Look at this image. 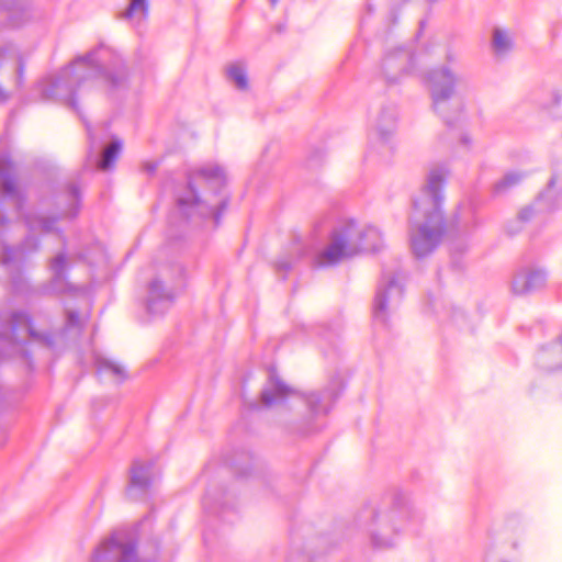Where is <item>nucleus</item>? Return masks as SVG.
<instances>
[{
    "instance_id": "obj_15",
    "label": "nucleus",
    "mask_w": 562,
    "mask_h": 562,
    "mask_svg": "<svg viewBox=\"0 0 562 562\" xmlns=\"http://www.w3.org/2000/svg\"><path fill=\"white\" fill-rule=\"evenodd\" d=\"M173 293L166 290L159 280H154L148 286L146 299L147 311L153 315L164 314L172 304Z\"/></svg>"
},
{
    "instance_id": "obj_8",
    "label": "nucleus",
    "mask_w": 562,
    "mask_h": 562,
    "mask_svg": "<svg viewBox=\"0 0 562 562\" xmlns=\"http://www.w3.org/2000/svg\"><path fill=\"white\" fill-rule=\"evenodd\" d=\"M92 562H139L135 552L134 537L119 530L95 549Z\"/></svg>"
},
{
    "instance_id": "obj_29",
    "label": "nucleus",
    "mask_w": 562,
    "mask_h": 562,
    "mask_svg": "<svg viewBox=\"0 0 562 562\" xmlns=\"http://www.w3.org/2000/svg\"><path fill=\"white\" fill-rule=\"evenodd\" d=\"M70 205L64 212L66 216L72 217L78 213L79 210V190L77 187L71 186L68 191Z\"/></svg>"
},
{
    "instance_id": "obj_4",
    "label": "nucleus",
    "mask_w": 562,
    "mask_h": 562,
    "mask_svg": "<svg viewBox=\"0 0 562 562\" xmlns=\"http://www.w3.org/2000/svg\"><path fill=\"white\" fill-rule=\"evenodd\" d=\"M382 244V235L376 227L349 220L333 231L327 246L314 256L313 263L319 268L331 267L360 251H376Z\"/></svg>"
},
{
    "instance_id": "obj_23",
    "label": "nucleus",
    "mask_w": 562,
    "mask_h": 562,
    "mask_svg": "<svg viewBox=\"0 0 562 562\" xmlns=\"http://www.w3.org/2000/svg\"><path fill=\"white\" fill-rule=\"evenodd\" d=\"M25 223L31 231H41V232H53L55 218H47L37 215H29L25 218Z\"/></svg>"
},
{
    "instance_id": "obj_33",
    "label": "nucleus",
    "mask_w": 562,
    "mask_h": 562,
    "mask_svg": "<svg viewBox=\"0 0 562 562\" xmlns=\"http://www.w3.org/2000/svg\"><path fill=\"white\" fill-rule=\"evenodd\" d=\"M279 0H269L270 4L274 7L278 3Z\"/></svg>"
},
{
    "instance_id": "obj_21",
    "label": "nucleus",
    "mask_w": 562,
    "mask_h": 562,
    "mask_svg": "<svg viewBox=\"0 0 562 562\" xmlns=\"http://www.w3.org/2000/svg\"><path fill=\"white\" fill-rule=\"evenodd\" d=\"M524 175L520 172H507L493 187V193L495 195H503L510 191L514 187L520 183Z\"/></svg>"
},
{
    "instance_id": "obj_12",
    "label": "nucleus",
    "mask_w": 562,
    "mask_h": 562,
    "mask_svg": "<svg viewBox=\"0 0 562 562\" xmlns=\"http://www.w3.org/2000/svg\"><path fill=\"white\" fill-rule=\"evenodd\" d=\"M413 66V57L406 49L389 53L382 60V72L387 83L398 82Z\"/></svg>"
},
{
    "instance_id": "obj_5",
    "label": "nucleus",
    "mask_w": 562,
    "mask_h": 562,
    "mask_svg": "<svg viewBox=\"0 0 562 562\" xmlns=\"http://www.w3.org/2000/svg\"><path fill=\"white\" fill-rule=\"evenodd\" d=\"M424 80L430 93L434 111L441 116L446 124H452L463 111V104L458 97V88L468 85L465 75L457 65L456 55L448 52L446 64L429 70Z\"/></svg>"
},
{
    "instance_id": "obj_19",
    "label": "nucleus",
    "mask_w": 562,
    "mask_h": 562,
    "mask_svg": "<svg viewBox=\"0 0 562 562\" xmlns=\"http://www.w3.org/2000/svg\"><path fill=\"white\" fill-rule=\"evenodd\" d=\"M5 225L4 220H0V261L3 266L10 267L11 265H15L20 262L23 258L24 250L21 248H10L2 240V234L4 232Z\"/></svg>"
},
{
    "instance_id": "obj_14",
    "label": "nucleus",
    "mask_w": 562,
    "mask_h": 562,
    "mask_svg": "<svg viewBox=\"0 0 562 562\" xmlns=\"http://www.w3.org/2000/svg\"><path fill=\"white\" fill-rule=\"evenodd\" d=\"M396 119L395 109L385 108L379 113L373 127L372 138L386 150H390L387 143L395 131Z\"/></svg>"
},
{
    "instance_id": "obj_18",
    "label": "nucleus",
    "mask_w": 562,
    "mask_h": 562,
    "mask_svg": "<svg viewBox=\"0 0 562 562\" xmlns=\"http://www.w3.org/2000/svg\"><path fill=\"white\" fill-rule=\"evenodd\" d=\"M66 269H67V259L64 254L57 255L50 262V270L53 273V284L54 288L58 291H65L66 289H71V286L66 283Z\"/></svg>"
},
{
    "instance_id": "obj_32",
    "label": "nucleus",
    "mask_w": 562,
    "mask_h": 562,
    "mask_svg": "<svg viewBox=\"0 0 562 562\" xmlns=\"http://www.w3.org/2000/svg\"><path fill=\"white\" fill-rule=\"evenodd\" d=\"M461 142L464 144V145H469L470 144V138L468 136H462L461 138Z\"/></svg>"
},
{
    "instance_id": "obj_11",
    "label": "nucleus",
    "mask_w": 562,
    "mask_h": 562,
    "mask_svg": "<svg viewBox=\"0 0 562 562\" xmlns=\"http://www.w3.org/2000/svg\"><path fill=\"white\" fill-rule=\"evenodd\" d=\"M548 273L543 268L530 266L518 270L512 280V292L526 295L544 288Z\"/></svg>"
},
{
    "instance_id": "obj_13",
    "label": "nucleus",
    "mask_w": 562,
    "mask_h": 562,
    "mask_svg": "<svg viewBox=\"0 0 562 562\" xmlns=\"http://www.w3.org/2000/svg\"><path fill=\"white\" fill-rule=\"evenodd\" d=\"M293 393L294 390L286 385L276 371H270L269 379L261 392V403L266 407L281 404Z\"/></svg>"
},
{
    "instance_id": "obj_34",
    "label": "nucleus",
    "mask_w": 562,
    "mask_h": 562,
    "mask_svg": "<svg viewBox=\"0 0 562 562\" xmlns=\"http://www.w3.org/2000/svg\"><path fill=\"white\" fill-rule=\"evenodd\" d=\"M441 277H442V271H441V270H439V271H438V278H439V280L441 279Z\"/></svg>"
},
{
    "instance_id": "obj_10",
    "label": "nucleus",
    "mask_w": 562,
    "mask_h": 562,
    "mask_svg": "<svg viewBox=\"0 0 562 562\" xmlns=\"http://www.w3.org/2000/svg\"><path fill=\"white\" fill-rule=\"evenodd\" d=\"M403 295V286L395 277L384 276L380 282L373 302V317L386 323L389 312L397 306Z\"/></svg>"
},
{
    "instance_id": "obj_26",
    "label": "nucleus",
    "mask_w": 562,
    "mask_h": 562,
    "mask_svg": "<svg viewBox=\"0 0 562 562\" xmlns=\"http://www.w3.org/2000/svg\"><path fill=\"white\" fill-rule=\"evenodd\" d=\"M148 13V2L147 0H130V4L126 11L123 13L125 19H134L135 16H139V19H145Z\"/></svg>"
},
{
    "instance_id": "obj_7",
    "label": "nucleus",
    "mask_w": 562,
    "mask_h": 562,
    "mask_svg": "<svg viewBox=\"0 0 562 562\" xmlns=\"http://www.w3.org/2000/svg\"><path fill=\"white\" fill-rule=\"evenodd\" d=\"M30 338L42 341L47 346H54L56 337L52 335H42L34 330L29 315L23 312L11 314L7 324L0 328V347L5 344L15 346L26 342Z\"/></svg>"
},
{
    "instance_id": "obj_30",
    "label": "nucleus",
    "mask_w": 562,
    "mask_h": 562,
    "mask_svg": "<svg viewBox=\"0 0 562 562\" xmlns=\"http://www.w3.org/2000/svg\"><path fill=\"white\" fill-rule=\"evenodd\" d=\"M278 268H279V269L286 270V269H289V268H290V265H289V263H286V262H283V261H279V262H278Z\"/></svg>"
},
{
    "instance_id": "obj_25",
    "label": "nucleus",
    "mask_w": 562,
    "mask_h": 562,
    "mask_svg": "<svg viewBox=\"0 0 562 562\" xmlns=\"http://www.w3.org/2000/svg\"><path fill=\"white\" fill-rule=\"evenodd\" d=\"M513 46V42L507 32L496 29L493 33V47L497 54L507 53Z\"/></svg>"
},
{
    "instance_id": "obj_6",
    "label": "nucleus",
    "mask_w": 562,
    "mask_h": 562,
    "mask_svg": "<svg viewBox=\"0 0 562 562\" xmlns=\"http://www.w3.org/2000/svg\"><path fill=\"white\" fill-rule=\"evenodd\" d=\"M420 520L419 513L403 498H397L392 504L371 513L367 531L374 547L386 549L396 543L402 532L416 529Z\"/></svg>"
},
{
    "instance_id": "obj_16",
    "label": "nucleus",
    "mask_w": 562,
    "mask_h": 562,
    "mask_svg": "<svg viewBox=\"0 0 562 562\" xmlns=\"http://www.w3.org/2000/svg\"><path fill=\"white\" fill-rule=\"evenodd\" d=\"M151 463H143L135 461L131 469L130 486L127 494L136 498L138 495L144 494L151 483L150 474Z\"/></svg>"
},
{
    "instance_id": "obj_3",
    "label": "nucleus",
    "mask_w": 562,
    "mask_h": 562,
    "mask_svg": "<svg viewBox=\"0 0 562 562\" xmlns=\"http://www.w3.org/2000/svg\"><path fill=\"white\" fill-rule=\"evenodd\" d=\"M225 183V175L216 165H205L189 173L186 192L178 196V205L187 216L194 214L213 217L220 224L222 212L226 209L227 199L218 196L216 191Z\"/></svg>"
},
{
    "instance_id": "obj_27",
    "label": "nucleus",
    "mask_w": 562,
    "mask_h": 562,
    "mask_svg": "<svg viewBox=\"0 0 562 562\" xmlns=\"http://www.w3.org/2000/svg\"><path fill=\"white\" fill-rule=\"evenodd\" d=\"M227 76H228V79L232 82H234L238 89L244 90L247 88L248 80H247L246 71L243 68V66H240L238 64H234V65L229 66L227 69Z\"/></svg>"
},
{
    "instance_id": "obj_2",
    "label": "nucleus",
    "mask_w": 562,
    "mask_h": 562,
    "mask_svg": "<svg viewBox=\"0 0 562 562\" xmlns=\"http://www.w3.org/2000/svg\"><path fill=\"white\" fill-rule=\"evenodd\" d=\"M101 78L110 88H120L127 78L126 68L113 52L104 46L79 57L53 82L52 89L46 91L53 97H64L75 108V95L86 83L94 78Z\"/></svg>"
},
{
    "instance_id": "obj_17",
    "label": "nucleus",
    "mask_w": 562,
    "mask_h": 562,
    "mask_svg": "<svg viewBox=\"0 0 562 562\" xmlns=\"http://www.w3.org/2000/svg\"><path fill=\"white\" fill-rule=\"evenodd\" d=\"M9 160L5 157L0 159V182L3 193L11 199L18 206H21V195L16 188L14 178L9 171Z\"/></svg>"
},
{
    "instance_id": "obj_1",
    "label": "nucleus",
    "mask_w": 562,
    "mask_h": 562,
    "mask_svg": "<svg viewBox=\"0 0 562 562\" xmlns=\"http://www.w3.org/2000/svg\"><path fill=\"white\" fill-rule=\"evenodd\" d=\"M448 178L445 168L431 169L419 194L414 200L411 248L417 258L430 255L440 244L445 222L441 211L443 187Z\"/></svg>"
},
{
    "instance_id": "obj_28",
    "label": "nucleus",
    "mask_w": 562,
    "mask_h": 562,
    "mask_svg": "<svg viewBox=\"0 0 562 562\" xmlns=\"http://www.w3.org/2000/svg\"><path fill=\"white\" fill-rule=\"evenodd\" d=\"M83 319L78 315V313L71 308H67L66 311V327L59 333L57 336L63 338L64 335L68 331H79L82 327Z\"/></svg>"
},
{
    "instance_id": "obj_24",
    "label": "nucleus",
    "mask_w": 562,
    "mask_h": 562,
    "mask_svg": "<svg viewBox=\"0 0 562 562\" xmlns=\"http://www.w3.org/2000/svg\"><path fill=\"white\" fill-rule=\"evenodd\" d=\"M329 395L327 393L325 394H318V393H311L306 397V403L311 412L315 415L317 414H326L328 412L327 404H324L323 402L328 400Z\"/></svg>"
},
{
    "instance_id": "obj_9",
    "label": "nucleus",
    "mask_w": 562,
    "mask_h": 562,
    "mask_svg": "<svg viewBox=\"0 0 562 562\" xmlns=\"http://www.w3.org/2000/svg\"><path fill=\"white\" fill-rule=\"evenodd\" d=\"M554 182L555 180L552 178L548 183V188L542 193H540L537 201L528 206L522 207L518 212L516 218L507 223L506 231L509 235L518 234L524 228L525 224L532 218L536 212H551L561 206L562 199L553 190Z\"/></svg>"
},
{
    "instance_id": "obj_22",
    "label": "nucleus",
    "mask_w": 562,
    "mask_h": 562,
    "mask_svg": "<svg viewBox=\"0 0 562 562\" xmlns=\"http://www.w3.org/2000/svg\"><path fill=\"white\" fill-rule=\"evenodd\" d=\"M122 142L119 139H113L103 150L102 157L99 161V168L102 170H106L113 166L115 162L121 149Z\"/></svg>"
},
{
    "instance_id": "obj_20",
    "label": "nucleus",
    "mask_w": 562,
    "mask_h": 562,
    "mask_svg": "<svg viewBox=\"0 0 562 562\" xmlns=\"http://www.w3.org/2000/svg\"><path fill=\"white\" fill-rule=\"evenodd\" d=\"M94 364L99 373H109L117 381H123L126 378L125 370L120 363L101 355L95 356Z\"/></svg>"
},
{
    "instance_id": "obj_31",
    "label": "nucleus",
    "mask_w": 562,
    "mask_h": 562,
    "mask_svg": "<svg viewBox=\"0 0 562 562\" xmlns=\"http://www.w3.org/2000/svg\"><path fill=\"white\" fill-rule=\"evenodd\" d=\"M8 99V93L0 88V101H5Z\"/></svg>"
}]
</instances>
